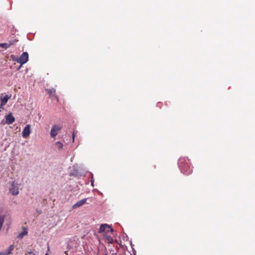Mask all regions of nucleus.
Wrapping results in <instances>:
<instances>
[{
	"instance_id": "39448f33",
	"label": "nucleus",
	"mask_w": 255,
	"mask_h": 255,
	"mask_svg": "<svg viewBox=\"0 0 255 255\" xmlns=\"http://www.w3.org/2000/svg\"><path fill=\"white\" fill-rule=\"evenodd\" d=\"M30 133V126L29 125H27L24 127L22 132V136L24 138H26L29 135Z\"/></svg>"
},
{
	"instance_id": "f8f14e48",
	"label": "nucleus",
	"mask_w": 255,
	"mask_h": 255,
	"mask_svg": "<svg viewBox=\"0 0 255 255\" xmlns=\"http://www.w3.org/2000/svg\"><path fill=\"white\" fill-rule=\"evenodd\" d=\"M4 220V216L2 215H0V231L1 230Z\"/></svg>"
},
{
	"instance_id": "412c9836",
	"label": "nucleus",
	"mask_w": 255,
	"mask_h": 255,
	"mask_svg": "<svg viewBox=\"0 0 255 255\" xmlns=\"http://www.w3.org/2000/svg\"><path fill=\"white\" fill-rule=\"evenodd\" d=\"M0 255H6V253L0 252Z\"/></svg>"
},
{
	"instance_id": "a211bd4d",
	"label": "nucleus",
	"mask_w": 255,
	"mask_h": 255,
	"mask_svg": "<svg viewBox=\"0 0 255 255\" xmlns=\"http://www.w3.org/2000/svg\"><path fill=\"white\" fill-rule=\"evenodd\" d=\"M28 254L32 255H36L35 253L32 252H28Z\"/></svg>"
},
{
	"instance_id": "1a4fd4ad",
	"label": "nucleus",
	"mask_w": 255,
	"mask_h": 255,
	"mask_svg": "<svg viewBox=\"0 0 255 255\" xmlns=\"http://www.w3.org/2000/svg\"><path fill=\"white\" fill-rule=\"evenodd\" d=\"M10 98V96H9L8 95H5L4 97H2V96H0V103H1L2 105H5L7 103L8 100Z\"/></svg>"
},
{
	"instance_id": "f257e3e1",
	"label": "nucleus",
	"mask_w": 255,
	"mask_h": 255,
	"mask_svg": "<svg viewBox=\"0 0 255 255\" xmlns=\"http://www.w3.org/2000/svg\"><path fill=\"white\" fill-rule=\"evenodd\" d=\"M178 166L180 168L181 172L185 175H189L192 172V168L191 167L189 160L185 158H180L178 160Z\"/></svg>"
},
{
	"instance_id": "dca6fc26",
	"label": "nucleus",
	"mask_w": 255,
	"mask_h": 255,
	"mask_svg": "<svg viewBox=\"0 0 255 255\" xmlns=\"http://www.w3.org/2000/svg\"><path fill=\"white\" fill-rule=\"evenodd\" d=\"M92 177L91 178V185L93 186H94V179H93V175H92Z\"/></svg>"
},
{
	"instance_id": "9b49d317",
	"label": "nucleus",
	"mask_w": 255,
	"mask_h": 255,
	"mask_svg": "<svg viewBox=\"0 0 255 255\" xmlns=\"http://www.w3.org/2000/svg\"><path fill=\"white\" fill-rule=\"evenodd\" d=\"M12 43H0V47L3 48L4 49H7L9 48L12 45Z\"/></svg>"
},
{
	"instance_id": "f3484780",
	"label": "nucleus",
	"mask_w": 255,
	"mask_h": 255,
	"mask_svg": "<svg viewBox=\"0 0 255 255\" xmlns=\"http://www.w3.org/2000/svg\"><path fill=\"white\" fill-rule=\"evenodd\" d=\"M112 232V233L114 232V230H113V229L111 228V226H110V229H108V232Z\"/></svg>"
},
{
	"instance_id": "b1692460",
	"label": "nucleus",
	"mask_w": 255,
	"mask_h": 255,
	"mask_svg": "<svg viewBox=\"0 0 255 255\" xmlns=\"http://www.w3.org/2000/svg\"><path fill=\"white\" fill-rule=\"evenodd\" d=\"M49 251V247L48 246V252Z\"/></svg>"
},
{
	"instance_id": "ddd939ff",
	"label": "nucleus",
	"mask_w": 255,
	"mask_h": 255,
	"mask_svg": "<svg viewBox=\"0 0 255 255\" xmlns=\"http://www.w3.org/2000/svg\"><path fill=\"white\" fill-rule=\"evenodd\" d=\"M55 145L58 148V149H61L63 147L62 143L60 141H57L55 143Z\"/></svg>"
},
{
	"instance_id": "4be33fe9",
	"label": "nucleus",
	"mask_w": 255,
	"mask_h": 255,
	"mask_svg": "<svg viewBox=\"0 0 255 255\" xmlns=\"http://www.w3.org/2000/svg\"><path fill=\"white\" fill-rule=\"evenodd\" d=\"M5 106L4 105H2L1 103L0 104V108H3V107Z\"/></svg>"
},
{
	"instance_id": "6ab92c4d",
	"label": "nucleus",
	"mask_w": 255,
	"mask_h": 255,
	"mask_svg": "<svg viewBox=\"0 0 255 255\" xmlns=\"http://www.w3.org/2000/svg\"><path fill=\"white\" fill-rule=\"evenodd\" d=\"M37 212L39 215L42 214V211L40 210H37Z\"/></svg>"
},
{
	"instance_id": "5701e85b",
	"label": "nucleus",
	"mask_w": 255,
	"mask_h": 255,
	"mask_svg": "<svg viewBox=\"0 0 255 255\" xmlns=\"http://www.w3.org/2000/svg\"><path fill=\"white\" fill-rule=\"evenodd\" d=\"M45 255H49L48 252L45 254Z\"/></svg>"
},
{
	"instance_id": "4468645a",
	"label": "nucleus",
	"mask_w": 255,
	"mask_h": 255,
	"mask_svg": "<svg viewBox=\"0 0 255 255\" xmlns=\"http://www.w3.org/2000/svg\"><path fill=\"white\" fill-rule=\"evenodd\" d=\"M13 249V246L11 245L9 247V248L7 249V252L6 253V255H9L11 253L12 250Z\"/></svg>"
},
{
	"instance_id": "0eeeda50",
	"label": "nucleus",
	"mask_w": 255,
	"mask_h": 255,
	"mask_svg": "<svg viewBox=\"0 0 255 255\" xmlns=\"http://www.w3.org/2000/svg\"><path fill=\"white\" fill-rule=\"evenodd\" d=\"M86 201H87V198H84L82 200H80L77 201L75 204H74L73 205L72 208L73 209H74V208H77L80 207L81 206H82L83 205H84L86 203Z\"/></svg>"
},
{
	"instance_id": "aec40b11",
	"label": "nucleus",
	"mask_w": 255,
	"mask_h": 255,
	"mask_svg": "<svg viewBox=\"0 0 255 255\" xmlns=\"http://www.w3.org/2000/svg\"><path fill=\"white\" fill-rule=\"evenodd\" d=\"M75 136V133H74V132H73V133H72V138H73V141H74V140Z\"/></svg>"
},
{
	"instance_id": "9d476101",
	"label": "nucleus",
	"mask_w": 255,
	"mask_h": 255,
	"mask_svg": "<svg viewBox=\"0 0 255 255\" xmlns=\"http://www.w3.org/2000/svg\"><path fill=\"white\" fill-rule=\"evenodd\" d=\"M27 234H28V232H27L26 229H25V228H23V231L17 236V238H18L19 239H21L23 238V237L24 236L27 235Z\"/></svg>"
},
{
	"instance_id": "f03ea898",
	"label": "nucleus",
	"mask_w": 255,
	"mask_h": 255,
	"mask_svg": "<svg viewBox=\"0 0 255 255\" xmlns=\"http://www.w3.org/2000/svg\"><path fill=\"white\" fill-rule=\"evenodd\" d=\"M16 61L20 63L21 65L24 64L26 63L28 60V54L27 52H24L19 57L17 58Z\"/></svg>"
},
{
	"instance_id": "20e7f679",
	"label": "nucleus",
	"mask_w": 255,
	"mask_h": 255,
	"mask_svg": "<svg viewBox=\"0 0 255 255\" xmlns=\"http://www.w3.org/2000/svg\"><path fill=\"white\" fill-rule=\"evenodd\" d=\"M61 127L58 125H54L52 127L50 131V135L51 137H54L57 134V131L61 130Z\"/></svg>"
},
{
	"instance_id": "7ed1b4c3",
	"label": "nucleus",
	"mask_w": 255,
	"mask_h": 255,
	"mask_svg": "<svg viewBox=\"0 0 255 255\" xmlns=\"http://www.w3.org/2000/svg\"><path fill=\"white\" fill-rule=\"evenodd\" d=\"M9 190L13 195H17L19 194L18 185L14 182H12Z\"/></svg>"
},
{
	"instance_id": "423d86ee",
	"label": "nucleus",
	"mask_w": 255,
	"mask_h": 255,
	"mask_svg": "<svg viewBox=\"0 0 255 255\" xmlns=\"http://www.w3.org/2000/svg\"><path fill=\"white\" fill-rule=\"evenodd\" d=\"M15 121V118L12 113H9L5 116V123L7 125L12 124Z\"/></svg>"
},
{
	"instance_id": "2eb2a0df",
	"label": "nucleus",
	"mask_w": 255,
	"mask_h": 255,
	"mask_svg": "<svg viewBox=\"0 0 255 255\" xmlns=\"http://www.w3.org/2000/svg\"><path fill=\"white\" fill-rule=\"evenodd\" d=\"M47 91H48V93L50 95H53L55 93V89L53 88L52 89H47Z\"/></svg>"
},
{
	"instance_id": "6e6552de",
	"label": "nucleus",
	"mask_w": 255,
	"mask_h": 255,
	"mask_svg": "<svg viewBox=\"0 0 255 255\" xmlns=\"http://www.w3.org/2000/svg\"><path fill=\"white\" fill-rule=\"evenodd\" d=\"M108 229H110V225L105 224L101 225L99 229V233H103L104 232H108Z\"/></svg>"
}]
</instances>
